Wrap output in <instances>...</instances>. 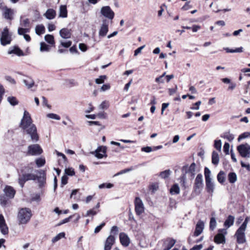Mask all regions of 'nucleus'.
<instances>
[{
    "label": "nucleus",
    "instance_id": "nucleus-37",
    "mask_svg": "<svg viewBox=\"0 0 250 250\" xmlns=\"http://www.w3.org/2000/svg\"><path fill=\"white\" fill-rule=\"evenodd\" d=\"M45 163V160L44 158H40L36 160V164L38 167H40L44 165Z\"/></svg>",
    "mask_w": 250,
    "mask_h": 250
},
{
    "label": "nucleus",
    "instance_id": "nucleus-55",
    "mask_svg": "<svg viewBox=\"0 0 250 250\" xmlns=\"http://www.w3.org/2000/svg\"><path fill=\"white\" fill-rule=\"evenodd\" d=\"M0 204L2 207H5L8 204V200L4 197H1L0 198Z\"/></svg>",
    "mask_w": 250,
    "mask_h": 250
},
{
    "label": "nucleus",
    "instance_id": "nucleus-61",
    "mask_svg": "<svg viewBox=\"0 0 250 250\" xmlns=\"http://www.w3.org/2000/svg\"><path fill=\"white\" fill-rule=\"evenodd\" d=\"M105 223L103 222L101 225H100L99 226H97L95 229L94 232L95 233H98L101 230V229L105 226Z\"/></svg>",
    "mask_w": 250,
    "mask_h": 250
},
{
    "label": "nucleus",
    "instance_id": "nucleus-42",
    "mask_svg": "<svg viewBox=\"0 0 250 250\" xmlns=\"http://www.w3.org/2000/svg\"><path fill=\"white\" fill-rule=\"evenodd\" d=\"M21 24L22 26L24 27L25 28H28L29 27L30 25V21L28 19H25L21 21Z\"/></svg>",
    "mask_w": 250,
    "mask_h": 250
},
{
    "label": "nucleus",
    "instance_id": "nucleus-10",
    "mask_svg": "<svg viewBox=\"0 0 250 250\" xmlns=\"http://www.w3.org/2000/svg\"><path fill=\"white\" fill-rule=\"evenodd\" d=\"M134 204L136 214L138 215L142 214L144 211L145 208L142 200L139 197H136Z\"/></svg>",
    "mask_w": 250,
    "mask_h": 250
},
{
    "label": "nucleus",
    "instance_id": "nucleus-34",
    "mask_svg": "<svg viewBox=\"0 0 250 250\" xmlns=\"http://www.w3.org/2000/svg\"><path fill=\"white\" fill-rule=\"evenodd\" d=\"M64 237L65 233L60 232L52 239V243H55L60 240L61 238H64Z\"/></svg>",
    "mask_w": 250,
    "mask_h": 250
},
{
    "label": "nucleus",
    "instance_id": "nucleus-38",
    "mask_svg": "<svg viewBox=\"0 0 250 250\" xmlns=\"http://www.w3.org/2000/svg\"><path fill=\"white\" fill-rule=\"evenodd\" d=\"M7 100L12 105H16L18 104V101L15 97H9L7 98Z\"/></svg>",
    "mask_w": 250,
    "mask_h": 250
},
{
    "label": "nucleus",
    "instance_id": "nucleus-6",
    "mask_svg": "<svg viewBox=\"0 0 250 250\" xmlns=\"http://www.w3.org/2000/svg\"><path fill=\"white\" fill-rule=\"evenodd\" d=\"M240 155L244 158L250 157V145L247 143L241 144L237 147Z\"/></svg>",
    "mask_w": 250,
    "mask_h": 250
},
{
    "label": "nucleus",
    "instance_id": "nucleus-9",
    "mask_svg": "<svg viewBox=\"0 0 250 250\" xmlns=\"http://www.w3.org/2000/svg\"><path fill=\"white\" fill-rule=\"evenodd\" d=\"M11 41V36L9 34L7 27L4 28L0 38V43L2 45L10 44Z\"/></svg>",
    "mask_w": 250,
    "mask_h": 250
},
{
    "label": "nucleus",
    "instance_id": "nucleus-27",
    "mask_svg": "<svg viewBox=\"0 0 250 250\" xmlns=\"http://www.w3.org/2000/svg\"><path fill=\"white\" fill-rule=\"evenodd\" d=\"M236 174L234 172H229L228 174V180L231 184L234 183L237 181Z\"/></svg>",
    "mask_w": 250,
    "mask_h": 250
},
{
    "label": "nucleus",
    "instance_id": "nucleus-41",
    "mask_svg": "<svg viewBox=\"0 0 250 250\" xmlns=\"http://www.w3.org/2000/svg\"><path fill=\"white\" fill-rule=\"evenodd\" d=\"M214 146L217 150H218L219 151H221L222 147L221 141L220 140H215Z\"/></svg>",
    "mask_w": 250,
    "mask_h": 250
},
{
    "label": "nucleus",
    "instance_id": "nucleus-49",
    "mask_svg": "<svg viewBox=\"0 0 250 250\" xmlns=\"http://www.w3.org/2000/svg\"><path fill=\"white\" fill-rule=\"evenodd\" d=\"M47 117L49 118L57 120H60L61 119V117L59 115L54 113H49L47 114Z\"/></svg>",
    "mask_w": 250,
    "mask_h": 250
},
{
    "label": "nucleus",
    "instance_id": "nucleus-57",
    "mask_svg": "<svg viewBox=\"0 0 250 250\" xmlns=\"http://www.w3.org/2000/svg\"><path fill=\"white\" fill-rule=\"evenodd\" d=\"M68 177L66 175L62 176L61 179V186L63 187L67 183Z\"/></svg>",
    "mask_w": 250,
    "mask_h": 250
},
{
    "label": "nucleus",
    "instance_id": "nucleus-54",
    "mask_svg": "<svg viewBox=\"0 0 250 250\" xmlns=\"http://www.w3.org/2000/svg\"><path fill=\"white\" fill-rule=\"evenodd\" d=\"M132 169H133V168H126V169H123L122 170H121L119 172L117 173L116 174H115L114 175V176H117L125 173L126 172H128L132 170Z\"/></svg>",
    "mask_w": 250,
    "mask_h": 250
},
{
    "label": "nucleus",
    "instance_id": "nucleus-28",
    "mask_svg": "<svg viewBox=\"0 0 250 250\" xmlns=\"http://www.w3.org/2000/svg\"><path fill=\"white\" fill-rule=\"evenodd\" d=\"M212 163L213 165H217L219 163V158L218 153L213 151L212 153Z\"/></svg>",
    "mask_w": 250,
    "mask_h": 250
},
{
    "label": "nucleus",
    "instance_id": "nucleus-8",
    "mask_svg": "<svg viewBox=\"0 0 250 250\" xmlns=\"http://www.w3.org/2000/svg\"><path fill=\"white\" fill-rule=\"evenodd\" d=\"M100 13L104 18L110 20H112L115 16L114 12L109 6L102 7L101 9Z\"/></svg>",
    "mask_w": 250,
    "mask_h": 250
},
{
    "label": "nucleus",
    "instance_id": "nucleus-29",
    "mask_svg": "<svg viewBox=\"0 0 250 250\" xmlns=\"http://www.w3.org/2000/svg\"><path fill=\"white\" fill-rule=\"evenodd\" d=\"M225 173L223 171H220L217 176L218 181L221 184H224L225 181Z\"/></svg>",
    "mask_w": 250,
    "mask_h": 250
},
{
    "label": "nucleus",
    "instance_id": "nucleus-11",
    "mask_svg": "<svg viewBox=\"0 0 250 250\" xmlns=\"http://www.w3.org/2000/svg\"><path fill=\"white\" fill-rule=\"evenodd\" d=\"M42 152V150L38 144L31 145L28 147V153L31 155H38Z\"/></svg>",
    "mask_w": 250,
    "mask_h": 250
},
{
    "label": "nucleus",
    "instance_id": "nucleus-31",
    "mask_svg": "<svg viewBox=\"0 0 250 250\" xmlns=\"http://www.w3.org/2000/svg\"><path fill=\"white\" fill-rule=\"evenodd\" d=\"M224 49L227 53H241L243 51V47H242L236 48L235 49H230L228 47L224 48Z\"/></svg>",
    "mask_w": 250,
    "mask_h": 250
},
{
    "label": "nucleus",
    "instance_id": "nucleus-12",
    "mask_svg": "<svg viewBox=\"0 0 250 250\" xmlns=\"http://www.w3.org/2000/svg\"><path fill=\"white\" fill-rule=\"evenodd\" d=\"M246 230L238 228L236 230L235 236L238 244H243L246 242L245 231Z\"/></svg>",
    "mask_w": 250,
    "mask_h": 250
},
{
    "label": "nucleus",
    "instance_id": "nucleus-60",
    "mask_svg": "<svg viewBox=\"0 0 250 250\" xmlns=\"http://www.w3.org/2000/svg\"><path fill=\"white\" fill-rule=\"evenodd\" d=\"M180 192V188L177 184L173 185V193L179 194Z\"/></svg>",
    "mask_w": 250,
    "mask_h": 250
},
{
    "label": "nucleus",
    "instance_id": "nucleus-56",
    "mask_svg": "<svg viewBox=\"0 0 250 250\" xmlns=\"http://www.w3.org/2000/svg\"><path fill=\"white\" fill-rule=\"evenodd\" d=\"M41 195L40 193L35 194L31 198L32 201H36L39 202L41 201Z\"/></svg>",
    "mask_w": 250,
    "mask_h": 250
},
{
    "label": "nucleus",
    "instance_id": "nucleus-44",
    "mask_svg": "<svg viewBox=\"0 0 250 250\" xmlns=\"http://www.w3.org/2000/svg\"><path fill=\"white\" fill-rule=\"evenodd\" d=\"M250 136V133L248 132H245L240 135L238 138V141L239 142L241 140L248 138Z\"/></svg>",
    "mask_w": 250,
    "mask_h": 250
},
{
    "label": "nucleus",
    "instance_id": "nucleus-62",
    "mask_svg": "<svg viewBox=\"0 0 250 250\" xmlns=\"http://www.w3.org/2000/svg\"><path fill=\"white\" fill-rule=\"evenodd\" d=\"M201 102L200 101H198L194 104V106L190 107V109L192 110H198L199 109V105L201 104Z\"/></svg>",
    "mask_w": 250,
    "mask_h": 250
},
{
    "label": "nucleus",
    "instance_id": "nucleus-39",
    "mask_svg": "<svg viewBox=\"0 0 250 250\" xmlns=\"http://www.w3.org/2000/svg\"><path fill=\"white\" fill-rule=\"evenodd\" d=\"M0 229L1 232L3 234L5 235V234H8V227H7L6 223H4V224L2 225L1 226H0Z\"/></svg>",
    "mask_w": 250,
    "mask_h": 250
},
{
    "label": "nucleus",
    "instance_id": "nucleus-2",
    "mask_svg": "<svg viewBox=\"0 0 250 250\" xmlns=\"http://www.w3.org/2000/svg\"><path fill=\"white\" fill-rule=\"evenodd\" d=\"M20 126L23 130L24 133L30 136L33 142H37L39 141V136L37 133L36 126L33 123L30 114L26 110L24 111Z\"/></svg>",
    "mask_w": 250,
    "mask_h": 250
},
{
    "label": "nucleus",
    "instance_id": "nucleus-14",
    "mask_svg": "<svg viewBox=\"0 0 250 250\" xmlns=\"http://www.w3.org/2000/svg\"><path fill=\"white\" fill-rule=\"evenodd\" d=\"M218 231L219 233L214 237V242L218 244H224L225 243V237L222 232L226 234L227 232L225 229H219Z\"/></svg>",
    "mask_w": 250,
    "mask_h": 250
},
{
    "label": "nucleus",
    "instance_id": "nucleus-13",
    "mask_svg": "<svg viewBox=\"0 0 250 250\" xmlns=\"http://www.w3.org/2000/svg\"><path fill=\"white\" fill-rule=\"evenodd\" d=\"M106 146H100L95 151L91 152V153L94 155L97 158L102 159L104 157L106 156Z\"/></svg>",
    "mask_w": 250,
    "mask_h": 250
},
{
    "label": "nucleus",
    "instance_id": "nucleus-24",
    "mask_svg": "<svg viewBox=\"0 0 250 250\" xmlns=\"http://www.w3.org/2000/svg\"><path fill=\"white\" fill-rule=\"evenodd\" d=\"M8 54H15L18 56H23L24 55L23 51L18 46H15L12 49L9 50Z\"/></svg>",
    "mask_w": 250,
    "mask_h": 250
},
{
    "label": "nucleus",
    "instance_id": "nucleus-43",
    "mask_svg": "<svg viewBox=\"0 0 250 250\" xmlns=\"http://www.w3.org/2000/svg\"><path fill=\"white\" fill-rule=\"evenodd\" d=\"M98 211H99V210L96 211V210H95V208H93L91 209L88 210L87 211L86 214L84 215V216L87 217V216H94L97 214V213Z\"/></svg>",
    "mask_w": 250,
    "mask_h": 250
},
{
    "label": "nucleus",
    "instance_id": "nucleus-63",
    "mask_svg": "<svg viewBox=\"0 0 250 250\" xmlns=\"http://www.w3.org/2000/svg\"><path fill=\"white\" fill-rule=\"evenodd\" d=\"M141 150L144 152H146L147 153L150 152L152 150H153V148H152L150 146H146L143 147L141 148Z\"/></svg>",
    "mask_w": 250,
    "mask_h": 250
},
{
    "label": "nucleus",
    "instance_id": "nucleus-16",
    "mask_svg": "<svg viewBox=\"0 0 250 250\" xmlns=\"http://www.w3.org/2000/svg\"><path fill=\"white\" fill-rule=\"evenodd\" d=\"M115 242V237L114 235L110 234L106 238L104 246V250H111L112 246Z\"/></svg>",
    "mask_w": 250,
    "mask_h": 250
},
{
    "label": "nucleus",
    "instance_id": "nucleus-52",
    "mask_svg": "<svg viewBox=\"0 0 250 250\" xmlns=\"http://www.w3.org/2000/svg\"><path fill=\"white\" fill-rule=\"evenodd\" d=\"M229 144L228 143L226 142L223 146V151L226 155H228L229 154Z\"/></svg>",
    "mask_w": 250,
    "mask_h": 250
},
{
    "label": "nucleus",
    "instance_id": "nucleus-51",
    "mask_svg": "<svg viewBox=\"0 0 250 250\" xmlns=\"http://www.w3.org/2000/svg\"><path fill=\"white\" fill-rule=\"evenodd\" d=\"M113 187V185L110 183H103L99 186V188H110Z\"/></svg>",
    "mask_w": 250,
    "mask_h": 250
},
{
    "label": "nucleus",
    "instance_id": "nucleus-22",
    "mask_svg": "<svg viewBox=\"0 0 250 250\" xmlns=\"http://www.w3.org/2000/svg\"><path fill=\"white\" fill-rule=\"evenodd\" d=\"M60 36L63 39H68L71 37V33L67 28H62L60 31Z\"/></svg>",
    "mask_w": 250,
    "mask_h": 250
},
{
    "label": "nucleus",
    "instance_id": "nucleus-45",
    "mask_svg": "<svg viewBox=\"0 0 250 250\" xmlns=\"http://www.w3.org/2000/svg\"><path fill=\"white\" fill-rule=\"evenodd\" d=\"M106 76L105 75H101L99 78L95 80V82L97 84H101L104 83V81L106 79Z\"/></svg>",
    "mask_w": 250,
    "mask_h": 250
},
{
    "label": "nucleus",
    "instance_id": "nucleus-50",
    "mask_svg": "<svg viewBox=\"0 0 250 250\" xmlns=\"http://www.w3.org/2000/svg\"><path fill=\"white\" fill-rule=\"evenodd\" d=\"M65 174L66 175L73 176L75 175V171L72 168H68L65 169Z\"/></svg>",
    "mask_w": 250,
    "mask_h": 250
},
{
    "label": "nucleus",
    "instance_id": "nucleus-19",
    "mask_svg": "<svg viewBox=\"0 0 250 250\" xmlns=\"http://www.w3.org/2000/svg\"><path fill=\"white\" fill-rule=\"evenodd\" d=\"M204 228V223L203 221L199 220L195 227V229L194 232L193 236L194 237H197L199 235H200L202 232H203V230Z\"/></svg>",
    "mask_w": 250,
    "mask_h": 250
},
{
    "label": "nucleus",
    "instance_id": "nucleus-47",
    "mask_svg": "<svg viewBox=\"0 0 250 250\" xmlns=\"http://www.w3.org/2000/svg\"><path fill=\"white\" fill-rule=\"evenodd\" d=\"M29 28H19L18 30V33L20 35H24L25 34V33L29 32Z\"/></svg>",
    "mask_w": 250,
    "mask_h": 250
},
{
    "label": "nucleus",
    "instance_id": "nucleus-15",
    "mask_svg": "<svg viewBox=\"0 0 250 250\" xmlns=\"http://www.w3.org/2000/svg\"><path fill=\"white\" fill-rule=\"evenodd\" d=\"M108 31V21L104 19L102 21V24L99 30V35L100 37H104L106 36Z\"/></svg>",
    "mask_w": 250,
    "mask_h": 250
},
{
    "label": "nucleus",
    "instance_id": "nucleus-17",
    "mask_svg": "<svg viewBox=\"0 0 250 250\" xmlns=\"http://www.w3.org/2000/svg\"><path fill=\"white\" fill-rule=\"evenodd\" d=\"M1 9L3 11V16L5 19L9 20L13 19V16L14 14L13 9L7 8L6 6L2 7Z\"/></svg>",
    "mask_w": 250,
    "mask_h": 250
},
{
    "label": "nucleus",
    "instance_id": "nucleus-33",
    "mask_svg": "<svg viewBox=\"0 0 250 250\" xmlns=\"http://www.w3.org/2000/svg\"><path fill=\"white\" fill-rule=\"evenodd\" d=\"M35 31L36 33L38 35H40L45 32V28L43 25H37L35 28Z\"/></svg>",
    "mask_w": 250,
    "mask_h": 250
},
{
    "label": "nucleus",
    "instance_id": "nucleus-46",
    "mask_svg": "<svg viewBox=\"0 0 250 250\" xmlns=\"http://www.w3.org/2000/svg\"><path fill=\"white\" fill-rule=\"evenodd\" d=\"M249 221H250V217H248V216L246 217L244 222L242 223V224L241 225V226L239 227V228L244 229V230H246L248 223Z\"/></svg>",
    "mask_w": 250,
    "mask_h": 250
},
{
    "label": "nucleus",
    "instance_id": "nucleus-40",
    "mask_svg": "<svg viewBox=\"0 0 250 250\" xmlns=\"http://www.w3.org/2000/svg\"><path fill=\"white\" fill-rule=\"evenodd\" d=\"M171 171L169 169L166 170L160 173L159 176L162 178H166L170 174Z\"/></svg>",
    "mask_w": 250,
    "mask_h": 250
},
{
    "label": "nucleus",
    "instance_id": "nucleus-26",
    "mask_svg": "<svg viewBox=\"0 0 250 250\" xmlns=\"http://www.w3.org/2000/svg\"><path fill=\"white\" fill-rule=\"evenodd\" d=\"M59 10V17L63 18H66L67 16V10L66 5H61Z\"/></svg>",
    "mask_w": 250,
    "mask_h": 250
},
{
    "label": "nucleus",
    "instance_id": "nucleus-23",
    "mask_svg": "<svg viewBox=\"0 0 250 250\" xmlns=\"http://www.w3.org/2000/svg\"><path fill=\"white\" fill-rule=\"evenodd\" d=\"M234 219L235 218L233 216L229 215L226 219L224 226L227 228H229L233 225Z\"/></svg>",
    "mask_w": 250,
    "mask_h": 250
},
{
    "label": "nucleus",
    "instance_id": "nucleus-58",
    "mask_svg": "<svg viewBox=\"0 0 250 250\" xmlns=\"http://www.w3.org/2000/svg\"><path fill=\"white\" fill-rule=\"evenodd\" d=\"M118 231H119V229H118V227L114 226L111 228L110 233L111 234H112V235L114 236V235H116L117 234Z\"/></svg>",
    "mask_w": 250,
    "mask_h": 250
},
{
    "label": "nucleus",
    "instance_id": "nucleus-30",
    "mask_svg": "<svg viewBox=\"0 0 250 250\" xmlns=\"http://www.w3.org/2000/svg\"><path fill=\"white\" fill-rule=\"evenodd\" d=\"M44 40L50 45H54L55 41L53 35L50 34L46 35L44 37Z\"/></svg>",
    "mask_w": 250,
    "mask_h": 250
},
{
    "label": "nucleus",
    "instance_id": "nucleus-48",
    "mask_svg": "<svg viewBox=\"0 0 250 250\" xmlns=\"http://www.w3.org/2000/svg\"><path fill=\"white\" fill-rule=\"evenodd\" d=\"M159 188L158 184L157 183H155L152 184L150 187L149 189L152 191V192L154 193L155 191H156Z\"/></svg>",
    "mask_w": 250,
    "mask_h": 250
},
{
    "label": "nucleus",
    "instance_id": "nucleus-20",
    "mask_svg": "<svg viewBox=\"0 0 250 250\" xmlns=\"http://www.w3.org/2000/svg\"><path fill=\"white\" fill-rule=\"evenodd\" d=\"M3 191L6 196L9 199L13 198L16 193V191L14 188L9 186H5Z\"/></svg>",
    "mask_w": 250,
    "mask_h": 250
},
{
    "label": "nucleus",
    "instance_id": "nucleus-32",
    "mask_svg": "<svg viewBox=\"0 0 250 250\" xmlns=\"http://www.w3.org/2000/svg\"><path fill=\"white\" fill-rule=\"evenodd\" d=\"M221 137L227 139L229 142H231L234 138V135L230 133L229 132H226L224 133Z\"/></svg>",
    "mask_w": 250,
    "mask_h": 250
},
{
    "label": "nucleus",
    "instance_id": "nucleus-21",
    "mask_svg": "<svg viewBox=\"0 0 250 250\" xmlns=\"http://www.w3.org/2000/svg\"><path fill=\"white\" fill-rule=\"evenodd\" d=\"M119 237L120 242L123 246L124 247H127L129 246L130 244V239L126 233L121 232L120 234Z\"/></svg>",
    "mask_w": 250,
    "mask_h": 250
},
{
    "label": "nucleus",
    "instance_id": "nucleus-5",
    "mask_svg": "<svg viewBox=\"0 0 250 250\" xmlns=\"http://www.w3.org/2000/svg\"><path fill=\"white\" fill-rule=\"evenodd\" d=\"M32 216L31 209L29 208H21L18 215V218L20 224H26L30 219Z\"/></svg>",
    "mask_w": 250,
    "mask_h": 250
},
{
    "label": "nucleus",
    "instance_id": "nucleus-36",
    "mask_svg": "<svg viewBox=\"0 0 250 250\" xmlns=\"http://www.w3.org/2000/svg\"><path fill=\"white\" fill-rule=\"evenodd\" d=\"M216 227V221L214 217H211L209 222V229L213 230Z\"/></svg>",
    "mask_w": 250,
    "mask_h": 250
},
{
    "label": "nucleus",
    "instance_id": "nucleus-4",
    "mask_svg": "<svg viewBox=\"0 0 250 250\" xmlns=\"http://www.w3.org/2000/svg\"><path fill=\"white\" fill-rule=\"evenodd\" d=\"M204 175L206 190L208 193L212 194L214 192L215 185L214 183L212 181V178H211V171L207 167H205Z\"/></svg>",
    "mask_w": 250,
    "mask_h": 250
},
{
    "label": "nucleus",
    "instance_id": "nucleus-59",
    "mask_svg": "<svg viewBox=\"0 0 250 250\" xmlns=\"http://www.w3.org/2000/svg\"><path fill=\"white\" fill-rule=\"evenodd\" d=\"M60 42H61V45L65 48H68V47H70L72 44L71 41H68L67 42H63L62 41H61Z\"/></svg>",
    "mask_w": 250,
    "mask_h": 250
},
{
    "label": "nucleus",
    "instance_id": "nucleus-53",
    "mask_svg": "<svg viewBox=\"0 0 250 250\" xmlns=\"http://www.w3.org/2000/svg\"><path fill=\"white\" fill-rule=\"evenodd\" d=\"M109 106V104L108 102L104 101H103L101 104L99 105V108L101 109H107Z\"/></svg>",
    "mask_w": 250,
    "mask_h": 250
},
{
    "label": "nucleus",
    "instance_id": "nucleus-18",
    "mask_svg": "<svg viewBox=\"0 0 250 250\" xmlns=\"http://www.w3.org/2000/svg\"><path fill=\"white\" fill-rule=\"evenodd\" d=\"M22 81L27 89H31L35 85L34 81L31 77L25 76Z\"/></svg>",
    "mask_w": 250,
    "mask_h": 250
},
{
    "label": "nucleus",
    "instance_id": "nucleus-7",
    "mask_svg": "<svg viewBox=\"0 0 250 250\" xmlns=\"http://www.w3.org/2000/svg\"><path fill=\"white\" fill-rule=\"evenodd\" d=\"M204 186L203 175L201 173L197 174L194 182L193 189L197 194L200 193L201 190Z\"/></svg>",
    "mask_w": 250,
    "mask_h": 250
},
{
    "label": "nucleus",
    "instance_id": "nucleus-1",
    "mask_svg": "<svg viewBox=\"0 0 250 250\" xmlns=\"http://www.w3.org/2000/svg\"><path fill=\"white\" fill-rule=\"evenodd\" d=\"M33 168L29 167H25L21 170V174L19 175V183L23 188L24 183L29 180H37L40 188H42L46 183V172L45 170L40 169L35 172L39 174V176L32 173Z\"/></svg>",
    "mask_w": 250,
    "mask_h": 250
},
{
    "label": "nucleus",
    "instance_id": "nucleus-35",
    "mask_svg": "<svg viewBox=\"0 0 250 250\" xmlns=\"http://www.w3.org/2000/svg\"><path fill=\"white\" fill-rule=\"evenodd\" d=\"M50 47L46 44L45 42H42L40 44V51L42 52L43 51H49L50 50Z\"/></svg>",
    "mask_w": 250,
    "mask_h": 250
},
{
    "label": "nucleus",
    "instance_id": "nucleus-64",
    "mask_svg": "<svg viewBox=\"0 0 250 250\" xmlns=\"http://www.w3.org/2000/svg\"><path fill=\"white\" fill-rule=\"evenodd\" d=\"M203 248V245L202 244H200L198 245H195L190 250H201Z\"/></svg>",
    "mask_w": 250,
    "mask_h": 250
},
{
    "label": "nucleus",
    "instance_id": "nucleus-3",
    "mask_svg": "<svg viewBox=\"0 0 250 250\" xmlns=\"http://www.w3.org/2000/svg\"><path fill=\"white\" fill-rule=\"evenodd\" d=\"M200 170L199 166L194 162L192 163L189 166L185 164L181 168L182 174L179 178L181 185L185 188L187 176L188 175L190 179H193L196 174L200 171Z\"/></svg>",
    "mask_w": 250,
    "mask_h": 250
},
{
    "label": "nucleus",
    "instance_id": "nucleus-25",
    "mask_svg": "<svg viewBox=\"0 0 250 250\" xmlns=\"http://www.w3.org/2000/svg\"><path fill=\"white\" fill-rule=\"evenodd\" d=\"M56 15V11L53 9H48L44 14L46 19L49 20L54 19Z\"/></svg>",
    "mask_w": 250,
    "mask_h": 250
}]
</instances>
